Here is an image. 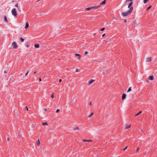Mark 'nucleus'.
Segmentation results:
<instances>
[{
  "label": "nucleus",
  "mask_w": 157,
  "mask_h": 157,
  "mask_svg": "<svg viewBox=\"0 0 157 157\" xmlns=\"http://www.w3.org/2000/svg\"><path fill=\"white\" fill-rule=\"evenodd\" d=\"M4 73H7V71H4Z\"/></svg>",
  "instance_id": "a18cd8bd"
},
{
  "label": "nucleus",
  "mask_w": 157,
  "mask_h": 157,
  "mask_svg": "<svg viewBox=\"0 0 157 157\" xmlns=\"http://www.w3.org/2000/svg\"><path fill=\"white\" fill-rule=\"evenodd\" d=\"M132 1L133 0H126V1H125V5H126V3L128 2H129V1H130V2L129 3L128 5L130 6H131L132 5V4H133V2H132Z\"/></svg>",
  "instance_id": "20e7f679"
},
{
  "label": "nucleus",
  "mask_w": 157,
  "mask_h": 157,
  "mask_svg": "<svg viewBox=\"0 0 157 157\" xmlns=\"http://www.w3.org/2000/svg\"><path fill=\"white\" fill-rule=\"evenodd\" d=\"M4 19L5 21L6 22H8V21L6 18V16H4Z\"/></svg>",
  "instance_id": "4468645a"
},
{
  "label": "nucleus",
  "mask_w": 157,
  "mask_h": 157,
  "mask_svg": "<svg viewBox=\"0 0 157 157\" xmlns=\"http://www.w3.org/2000/svg\"><path fill=\"white\" fill-rule=\"evenodd\" d=\"M36 71H34V74H35L36 73Z\"/></svg>",
  "instance_id": "c03bdc74"
},
{
  "label": "nucleus",
  "mask_w": 157,
  "mask_h": 157,
  "mask_svg": "<svg viewBox=\"0 0 157 157\" xmlns=\"http://www.w3.org/2000/svg\"><path fill=\"white\" fill-rule=\"evenodd\" d=\"M36 144L38 145H39L40 144V142L39 139L37 141V142Z\"/></svg>",
  "instance_id": "aec40b11"
},
{
  "label": "nucleus",
  "mask_w": 157,
  "mask_h": 157,
  "mask_svg": "<svg viewBox=\"0 0 157 157\" xmlns=\"http://www.w3.org/2000/svg\"><path fill=\"white\" fill-rule=\"evenodd\" d=\"M91 9H92L91 8V7H88L86 9V10H91Z\"/></svg>",
  "instance_id": "a211bd4d"
},
{
  "label": "nucleus",
  "mask_w": 157,
  "mask_h": 157,
  "mask_svg": "<svg viewBox=\"0 0 157 157\" xmlns=\"http://www.w3.org/2000/svg\"><path fill=\"white\" fill-rule=\"evenodd\" d=\"M12 45L14 48H16L17 47V46L16 42H13L12 43Z\"/></svg>",
  "instance_id": "7ed1b4c3"
},
{
  "label": "nucleus",
  "mask_w": 157,
  "mask_h": 157,
  "mask_svg": "<svg viewBox=\"0 0 157 157\" xmlns=\"http://www.w3.org/2000/svg\"><path fill=\"white\" fill-rule=\"evenodd\" d=\"M105 1H106V0H104L102 2H100V4L102 5H104L105 3Z\"/></svg>",
  "instance_id": "9b49d317"
},
{
  "label": "nucleus",
  "mask_w": 157,
  "mask_h": 157,
  "mask_svg": "<svg viewBox=\"0 0 157 157\" xmlns=\"http://www.w3.org/2000/svg\"><path fill=\"white\" fill-rule=\"evenodd\" d=\"M105 35V33L104 34L102 35V37H104Z\"/></svg>",
  "instance_id": "58836bf2"
},
{
  "label": "nucleus",
  "mask_w": 157,
  "mask_h": 157,
  "mask_svg": "<svg viewBox=\"0 0 157 157\" xmlns=\"http://www.w3.org/2000/svg\"><path fill=\"white\" fill-rule=\"evenodd\" d=\"M94 81V79H91L88 82V84L89 85L91 84Z\"/></svg>",
  "instance_id": "0eeeda50"
},
{
  "label": "nucleus",
  "mask_w": 157,
  "mask_h": 157,
  "mask_svg": "<svg viewBox=\"0 0 157 157\" xmlns=\"http://www.w3.org/2000/svg\"><path fill=\"white\" fill-rule=\"evenodd\" d=\"M25 109L27 110H28V107L26 106L25 107Z\"/></svg>",
  "instance_id": "c756f323"
},
{
  "label": "nucleus",
  "mask_w": 157,
  "mask_h": 157,
  "mask_svg": "<svg viewBox=\"0 0 157 157\" xmlns=\"http://www.w3.org/2000/svg\"><path fill=\"white\" fill-rule=\"evenodd\" d=\"M93 113L92 112V113L89 116V117H91L93 114Z\"/></svg>",
  "instance_id": "b1692460"
},
{
  "label": "nucleus",
  "mask_w": 157,
  "mask_h": 157,
  "mask_svg": "<svg viewBox=\"0 0 157 157\" xmlns=\"http://www.w3.org/2000/svg\"><path fill=\"white\" fill-rule=\"evenodd\" d=\"M75 56H79V57H78V59H79L80 58V56L79 54H76L75 55Z\"/></svg>",
  "instance_id": "4be33fe9"
},
{
  "label": "nucleus",
  "mask_w": 157,
  "mask_h": 157,
  "mask_svg": "<svg viewBox=\"0 0 157 157\" xmlns=\"http://www.w3.org/2000/svg\"><path fill=\"white\" fill-rule=\"evenodd\" d=\"M131 127V124H129L128 125H126L125 126V128L126 129H128L129 128Z\"/></svg>",
  "instance_id": "6e6552de"
},
{
  "label": "nucleus",
  "mask_w": 157,
  "mask_h": 157,
  "mask_svg": "<svg viewBox=\"0 0 157 157\" xmlns=\"http://www.w3.org/2000/svg\"><path fill=\"white\" fill-rule=\"evenodd\" d=\"M124 21V22H126V20H125Z\"/></svg>",
  "instance_id": "49530a36"
},
{
  "label": "nucleus",
  "mask_w": 157,
  "mask_h": 157,
  "mask_svg": "<svg viewBox=\"0 0 157 157\" xmlns=\"http://www.w3.org/2000/svg\"><path fill=\"white\" fill-rule=\"evenodd\" d=\"M79 129L78 128V127H77L73 129V130H79Z\"/></svg>",
  "instance_id": "6ab92c4d"
},
{
  "label": "nucleus",
  "mask_w": 157,
  "mask_h": 157,
  "mask_svg": "<svg viewBox=\"0 0 157 157\" xmlns=\"http://www.w3.org/2000/svg\"><path fill=\"white\" fill-rule=\"evenodd\" d=\"M51 97L52 98H54V95H53V94H52L51 96Z\"/></svg>",
  "instance_id": "473e14b6"
},
{
  "label": "nucleus",
  "mask_w": 157,
  "mask_h": 157,
  "mask_svg": "<svg viewBox=\"0 0 157 157\" xmlns=\"http://www.w3.org/2000/svg\"><path fill=\"white\" fill-rule=\"evenodd\" d=\"M131 7H132L131 6H130L128 5V8H130Z\"/></svg>",
  "instance_id": "e433bc0d"
},
{
  "label": "nucleus",
  "mask_w": 157,
  "mask_h": 157,
  "mask_svg": "<svg viewBox=\"0 0 157 157\" xmlns=\"http://www.w3.org/2000/svg\"><path fill=\"white\" fill-rule=\"evenodd\" d=\"M91 104H92V102H91V101L90 102L89 105H91Z\"/></svg>",
  "instance_id": "a19ab883"
},
{
  "label": "nucleus",
  "mask_w": 157,
  "mask_h": 157,
  "mask_svg": "<svg viewBox=\"0 0 157 157\" xmlns=\"http://www.w3.org/2000/svg\"><path fill=\"white\" fill-rule=\"evenodd\" d=\"M100 5H95V6H92L91 8L92 9H95L97 8H99L100 7Z\"/></svg>",
  "instance_id": "39448f33"
},
{
  "label": "nucleus",
  "mask_w": 157,
  "mask_h": 157,
  "mask_svg": "<svg viewBox=\"0 0 157 157\" xmlns=\"http://www.w3.org/2000/svg\"><path fill=\"white\" fill-rule=\"evenodd\" d=\"M11 13L12 15L14 16H16L17 15L16 10L15 8L12 9L11 11Z\"/></svg>",
  "instance_id": "f03ea898"
},
{
  "label": "nucleus",
  "mask_w": 157,
  "mask_h": 157,
  "mask_svg": "<svg viewBox=\"0 0 157 157\" xmlns=\"http://www.w3.org/2000/svg\"><path fill=\"white\" fill-rule=\"evenodd\" d=\"M83 142H88V140L87 139H84L83 140Z\"/></svg>",
  "instance_id": "5701e85b"
},
{
  "label": "nucleus",
  "mask_w": 157,
  "mask_h": 157,
  "mask_svg": "<svg viewBox=\"0 0 157 157\" xmlns=\"http://www.w3.org/2000/svg\"><path fill=\"white\" fill-rule=\"evenodd\" d=\"M29 71L28 70V71L25 74V76H26V75H28V73H29Z\"/></svg>",
  "instance_id": "2f4dec72"
},
{
  "label": "nucleus",
  "mask_w": 157,
  "mask_h": 157,
  "mask_svg": "<svg viewBox=\"0 0 157 157\" xmlns=\"http://www.w3.org/2000/svg\"><path fill=\"white\" fill-rule=\"evenodd\" d=\"M42 124L43 125H48V124H47V122H44V123H42Z\"/></svg>",
  "instance_id": "393cba45"
},
{
  "label": "nucleus",
  "mask_w": 157,
  "mask_h": 157,
  "mask_svg": "<svg viewBox=\"0 0 157 157\" xmlns=\"http://www.w3.org/2000/svg\"><path fill=\"white\" fill-rule=\"evenodd\" d=\"M142 112L141 111H139L138 113L136 115V116H137L138 115H139Z\"/></svg>",
  "instance_id": "dca6fc26"
},
{
  "label": "nucleus",
  "mask_w": 157,
  "mask_h": 157,
  "mask_svg": "<svg viewBox=\"0 0 157 157\" xmlns=\"http://www.w3.org/2000/svg\"><path fill=\"white\" fill-rule=\"evenodd\" d=\"M139 147H138V148L136 149V152L138 151H139Z\"/></svg>",
  "instance_id": "7c9ffc66"
},
{
  "label": "nucleus",
  "mask_w": 157,
  "mask_h": 157,
  "mask_svg": "<svg viewBox=\"0 0 157 157\" xmlns=\"http://www.w3.org/2000/svg\"><path fill=\"white\" fill-rule=\"evenodd\" d=\"M44 110H47V109H44Z\"/></svg>",
  "instance_id": "de8ad7c7"
},
{
  "label": "nucleus",
  "mask_w": 157,
  "mask_h": 157,
  "mask_svg": "<svg viewBox=\"0 0 157 157\" xmlns=\"http://www.w3.org/2000/svg\"><path fill=\"white\" fill-rule=\"evenodd\" d=\"M39 81H40L42 80L41 79L40 77L39 78Z\"/></svg>",
  "instance_id": "4c0bfd02"
},
{
  "label": "nucleus",
  "mask_w": 157,
  "mask_h": 157,
  "mask_svg": "<svg viewBox=\"0 0 157 157\" xmlns=\"http://www.w3.org/2000/svg\"><path fill=\"white\" fill-rule=\"evenodd\" d=\"M29 26V24L28 22H27L25 24V28H28Z\"/></svg>",
  "instance_id": "f8f14e48"
},
{
  "label": "nucleus",
  "mask_w": 157,
  "mask_h": 157,
  "mask_svg": "<svg viewBox=\"0 0 157 157\" xmlns=\"http://www.w3.org/2000/svg\"><path fill=\"white\" fill-rule=\"evenodd\" d=\"M151 6H149V7H148L147 8V10H148L149 9H150L151 8Z\"/></svg>",
  "instance_id": "a878e982"
},
{
  "label": "nucleus",
  "mask_w": 157,
  "mask_h": 157,
  "mask_svg": "<svg viewBox=\"0 0 157 157\" xmlns=\"http://www.w3.org/2000/svg\"><path fill=\"white\" fill-rule=\"evenodd\" d=\"M151 57L147 58L146 59V61L147 62H149L151 61Z\"/></svg>",
  "instance_id": "423d86ee"
},
{
  "label": "nucleus",
  "mask_w": 157,
  "mask_h": 157,
  "mask_svg": "<svg viewBox=\"0 0 157 157\" xmlns=\"http://www.w3.org/2000/svg\"><path fill=\"white\" fill-rule=\"evenodd\" d=\"M127 148V146H126L123 149V150H125Z\"/></svg>",
  "instance_id": "72a5a7b5"
},
{
  "label": "nucleus",
  "mask_w": 157,
  "mask_h": 157,
  "mask_svg": "<svg viewBox=\"0 0 157 157\" xmlns=\"http://www.w3.org/2000/svg\"><path fill=\"white\" fill-rule=\"evenodd\" d=\"M149 1V0H144V3H146L147 2Z\"/></svg>",
  "instance_id": "412c9836"
},
{
  "label": "nucleus",
  "mask_w": 157,
  "mask_h": 157,
  "mask_svg": "<svg viewBox=\"0 0 157 157\" xmlns=\"http://www.w3.org/2000/svg\"><path fill=\"white\" fill-rule=\"evenodd\" d=\"M40 0H38V1H40Z\"/></svg>",
  "instance_id": "09e8293b"
},
{
  "label": "nucleus",
  "mask_w": 157,
  "mask_h": 157,
  "mask_svg": "<svg viewBox=\"0 0 157 157\" xmlns=\"http://www.w3.org/2000/svg\"><path fill=\"white\" fill-rule=\"evenodd\" d=\"M62 81V79H59V82H60Z\"/></svg>",
  "instance_id": "79ce46f5"
},
{
  "label": "nucleus",
  "mask_w": 157,
  "mask_h": 157,
  "mask_svg": "<svg viewBox=\"0 0 157 157\" xmlns=\"http://www.w3.org/2000/svg\"><path fill=\"white\" fill-rule=\"evenodd\" d=\"M59 111V109H58L56 110V113H58Z\"/></svg>",
  "instance_id": "bb28decb"
},
{
  "label": "nucleus",
  "mask_w": 157,
  "mask_h": 157,
  "mask_svg": "<svg viewBox=\"0 0 157 157\" xmlns=\"http://www.w3.org/2000/svg\"><path fill=\"white\" fill-rule=\"evenodd\" d=\"M10 140V138L9 137H8L7 138V140L8 141H9Z\"/></svg>",
  "instance_id": "ea45409f"
},
{
  "label": "nucleus",
  "mask_w": 157,
  "mask_h": 157,
  "mask_svg": "<svg viewBox=\"0 0 157 157\" xmlns=\"http://www.w3.org/2000/svg\"><path fill=\"white\" fill-rule=\"evenodd\" d=\"M15 7H18V4L17 3L15 5Z\"/></svg>",
  "instance_id": "c85d7f7f"
},
{
  "label": "nucleus",
  "mask_w": 157,
  "mask_h": 157,
  "mask_svg": "<svg viewBox=\"0 0 157 157\" xmlns=\"http://www.w3.org/2000/svg\"><path fill=\"white\" fill-rule=\"evenodd\" d=\"M20 39L21 42H23L24 40V39L21 37H20Z\"/></svg>",
  "instance_id": "f3484780"
},
{
  "label": "nucleus",
  "mask_w": 157,
  "mask_h": 157,
  "mask_svg": "<svg viewBox=\"0 0 157 157\" xmlns=\"http://www.w3.org/2000/svg\"><path fill=\"white\" fill-rule=\"evenodd\" d=\"M88 53V52L87 51L85 52L84 53L85 54H87Z\"/></svg>",
  "instance_id": "c9c22d12"
},
{
  "label": "nucleus",
  "mask_w": 157,
  "mask_h": 157,
  "mask_svg": "<svg viewBox=\"0 0 157 157\" xmlns=\"http://www.w3.org/2000/svg\"><path fill=\"white\" fill-rule=\"evenodd\" d=\"M105 29V28H102L101 29V31H102Z\"/></svg>",
  "instance_id": "cd10ccee"
},
{
  "label": "nucleus",
  "mask_w": 157,
  "mask_h": 157,
  "mask_svg": "<svg viewBox=\"0 0 157 157\" xmlns=\"http://www.w3.org/2000/svg\"><path fill=\"white\" fill-rule=\"evenodd\" d=\"M92 140H88V142L89 141H91Z\"/></svg>",
  "instance_id": "37998d69"
},
{
  "label": "nucleus",
  "mask_w": 157,
  "mask_h": 157,
  "mask_svg": "<svg viewBox=\"0 0 157 157\" xmlns=\"http://www.w3.org/2000/svg\"><path fill=\"white\" fill-rule=\"evenodd\" d=\"M34 46L35 48H38L39 47V44H35Z\"/></svg>",
  "instance_id": "ddd939ff"
},
{
  "label": "nucleus",
  "mask_w": 157,
  "mask_h": 157,
  "mask_svg": "<svg viewBox=\"0 0 157 157\" xmlns=\"http://www.w3.org/2000/svg\"><path fill=\"white\" fill-rule=\"evenodd\" d=\"M133 10V7L132 6L130 8L128 12H122L121 13L123 17H125L128 16L129 14H130L132 11Z\"/></svg>",
  "instance_id": "f257e3e1"
},
{
  "label": "nucleus",
  "mask_w": 157,
  "mask_h": 157,
  "mask_svg": "<svg viewBox=\"0 0 157 157\" xmlns=\"http://www.w3.org/2000/svg\"><path fill=\"white\" fill-rule=\"evenodd\" d=\"M132 90V89H131V87H130L129 88L128 90H127V92H130V91H131Z\"/></svg>",
  "instance_id": "2eb2a0df"
},
{
  "label": "nucleus",
  "mask_w": 157,
  "mask_h": 157,
  "mask_svg": "<svg viewBox=\"0 0 157 157\" xmlns=\"http://www.w3.org/2000/svg\"><path fill=\"white\" fill-rule=\"evenodd\" d=\"M126 97V95L125 94H123L122 95V100L124 99Z\"/></svg>",
  "instance_id": "1a4fd4ad"
},
{
  "label": "nucleus",
  "mask_w": 157,
  "mask_h": 157,
  "mask_svg": "<svg viewBox=\"0 0 157 157\" xmlns=\"http://www.w3.org/2000/svg\"><path fill=\"white\" fill-rule=\"evenodd\" d=\"M149 79L151 80H152L154 79V77L153 75H150L149 77Z\"/></svg>",
  "instance_id": "9d476101"
},
{
  "label": "nucleus",
  "mask_w": 157,
  "mask_h": 157,
  "mask_svg": "<svg viewBox=\"0 0 157 157\" xmlns=\"http://www.w3.org/2000/svg\"><path fill=\"white\" fill-rule=\"evenodd\" d=\"M75 72H79V71H78V69H77L75 70Z\"/></svg>",
  "instance_id": "f704fd0d"
}]
</instances>
